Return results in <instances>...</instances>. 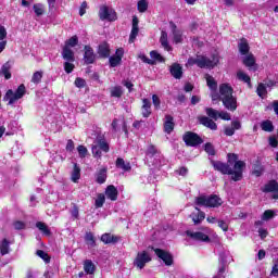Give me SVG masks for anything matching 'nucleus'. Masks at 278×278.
Listing matches in <instances>:
<instances>
[{
	"mask_svg": "<svg viewBox=\"0 0 278 278\" xmlns=\"http://www.w3.org/2000/svg\"><path fill=\"white\" fill-rule=\"evenodd\" d=\"M228 164L219 161H212V166L215 170H218L223 175H230L232 181H240L247 164L243 161H238L236 154H228Z\"/></svg>",
	"mask_w": 278,
	"mask_h": 278,
	"instance_id": "1",
	"label": "nucleus"
},
{
	"mask_svg": "<svg viewBox=\"0 0 278 278\" xmlns=\"http://www.w3.org/2000/svg\"><path fill=\"white\" fill-rule=\"evenodd\" d=\"M219 99L229 112L238 110V98L233 96V88L229 84H222L219 86Z\"/></svg>",
	"mask_w": 278,
	"mask_h": 278,
	"instance_id": "2",
	"label": "nucleus"
},
{
	"mask_svg": "<svg viewBox=\"0 0 278 278\" xmlns=\"http://www.w3.org/2000/svg\"><path fill=\"white\" fill-rule=\"evenodd\" d=\"M199 66V68H214L218 64V55L214 54L211 59L207 56L190 58L186 66Z\"/></svg>",
	"mask_w": 278,
	"mask_h": 278,
	"instance_id": "3",
	"label": "nucleus"
},
{
	"mask_svg": "<svg viewBox=\"0 0 278 278\" xmlns=\"http://www.w3.org/2000/svg\"><path fill=\"white\" fill-rule=\"evenodd\" d=\"M195 205L200 207H219V205H223V200L218 195H200L195 198Z\"/></svg>",
	"mask_w": 278,
	"mask_h": 278,
	"instance_id": "4",
	"label": "nucleus"
},
{
	"mask_svg": "<svg viewBox=\"0 0 278 278\" xmlns=\"http://www.w3.org/2000/svg\"><path fill=\"white\" fill-rule=\"evenodd\" d=\"M25 92H27L25 85H20L15 91L9 89L3 97V101H8V105H14L16 101L25 97Z\"/></svg>",
	"mask_w": 278,
	"mask_h": 278,
	"instance_id": "5",
	"label": "nucleus"
},
{
	"mask_svg": "<svg viewBox=\"0 0 278 278\" xmlns=\"http://www.w3.org/2000/svg\"><path fill=\"white\" fill-rule=\"evenodd\" d=\"M149 262H151V254H149L147 251H141L137 253L134 261V266L139 268V270H142V268H144Z\"/></svg>",
	"mask_w": 278,
	"mask_h": 278,
	"instance_id": "6",
	"label": "nucleus"
},
{
	"mask_svg": "<svg viewBox=\"0 0 278 278\" xmlns=\"http://www.w3.org/2000/svg\"><path fill=\"white\" fill-rule=\"evenodd\" d=\"M99 16L101 21H116V11L108 5H102L99 10Z\"/></svg>",
	"mask_w": 278,
	"mask_h": 278,
	"instance_id": "7",
	"label": "nucleus"
},
{
	"mask_svg": "<svg viewBox=\"0 0 278 278\" xmlns=\"http://www.w3.org/2000/svg\"><path fill=\"white\" fill-rule=\"evenodd\" d=\"M184 142L187 147H199V144L203 143V139L199 135L188 131L184 135Z\"/></svg>",
	"mask_w": 278,
	"mask_h": 278,
	"instance_id": "8",
	"label": "nucleus"
},
{
	"mask_svg": "<svg viewBox=\"0 0 278 278\" xmlns=\"http://www.w3.org/2000/svg\"><path fill=\"white\" fill-rule=\"evenodd\" d=\"M220 266L218 268L217 275L214 278H225V270H227V264L231 262L229 254L223 253L219 256Z\"/></svg>",
	"mask_w": 278,
	"mask_h": 278,
	"instance_id": "9",
	"label": "nucleus"
},
{
	"mask_svg": "<svg viewBox=\"0 0 278 278\" xmlns=\"http://www.w3.org/2000/svg\"><path fill=\"white\" fill-rule=\"evenodd\" d=\"M154 253L164 262L166 266H173V255H170V253L162 249H154Z\"/></svg>",
	"mask_w": 278,
	"mask_h": 278,
	"instance_id": "10",
	"label": "nucleus"
},
{
	"mask_svg": "<svg viewBox=\"0 0 278 278\" xmlns=\"http://www.w3.org/2000/svg\"><path fill=\"white\" fill-rule=\"evenodd\" d=\"M188 238L194 240L195 242H210V237L201 231H187Z\"/></svg>",
	"mask_w": 278,
	"mask_h": 278,
	"instance_id": "11",
	"label": "nucleus"
},
{
	"mask_svg": "<svg viewBox=\"0 0 278 278\" xmlns=\"http://www.w3.org/2000/svg\"><path fill=\"white\" fill-rule=\"evenodd\" d=\"M242 63L249 71H257V63H255V55H253V53L245 54L242 58Z\"/></svg>",
	"mask_w": 278,
	"mask_h": 278,
	"instance_id": "12",
	"label": "nucleus"
},
{
	"mask_svg": "<svg viewBox=\"0 0 278 278\" xmlns=\"http://www.w3.org/2000/svg\"><path fill=\"white\" fill-rule=\"evenodd\" d=\"M125 55V50L123 48H118L115 52V55L109 59V62L112 68L116 67L117 64L123 62V56Z\"/></svg>",
	"mask_w": 278,
	"mask_h": 278,
	"instance_id": "13",
	"label": "nucleus"
},
{
	"mask_svg": "<svg viewBox=\"0 0 278 278\" xmlns=\"http://www.w3.org/2000/svg\"><path fill=\"white\" fill-rule=\"evenodd\" d=\"M199 122L204 127L212 129V131H216L218 129V125H216V122L212 121V118L207 116H200Z\"/></svg>",
	"mask_w": 278,
	"mask_h": 278,
	"instance_id": "14",
	"label": "nucleus"
},
{
	"mask_svg": "<svg viewBox=\"0 0 278 278\" xmlns=\"http://www.w3.org/2000/svg\"><path fill=\"white\" fill-rule=\"evenodd\" d=\"M169 73L175 79H179L184 75V67L179 63H174L169 66Z\"/></svg>",
	"mask_w": 278,
	"mask_h": 278,
	"instance_id": "15",
	"label": "nucleus"
},
{
	"mask_svg": "<svg viewBox=\"0 0 278 278\" xmlns=\"http://www.w3.org/2000/svg\"><path fill=\"white\" fill-rule=\"evenodd\" d=\"M105 197L110 201H117V199H118V189H116V187H114V185L108 186L106 189H105Z\"/></svg>",
	"mask_w": 278,
	"mask_h": 278,
	"instance_id": "16",
	"label": "nucleus"
},
{
	"mask_svg": "<svg viewBox=\"0 0 278 278\" xmlns=\"http://www.w3.org/2000/svg\"><path fill=\"white\" fill-rule=\"evenodd\" d=\"M175 129V118L172 115H165L164 131L165 134H173Z\"/></svg>",
	"mask_w": 278,
	"mask_h": 278,
	"instance_id": "17",
	"label": "nucleus"
},
{
	"mask_svg": "<svg viewBox=\"0 0 278 278\" xmlns=\"http://www.w3.org/2000/svg\"><path fill=\"white\" fill-rule=\"evenodd\" d=\"M84 60L86 64H93L96 60L94 50L90 46H85Z\"/></svg>",
	"mask_w": 278,
	"mask_h": 278,
	"instance_id": "18",
	"label": "nucleus"
},
{
	"mask_svg": "<svg viewBox=\"0 0 278 278\" xmlns=\"http://www.w3.org/2000/svg\"><path fill=\"white\" fill-rule=\"evenodd\" d=\"M238 49L241 55H249V51H251L249 41L245 38L240 39L238 42Z\"/></svg>",
	"mask_w": 278,
	"mask_h": 278,
	"instance_id": "19",
	"label": "nucleus"
},
{
	"mask_svg": "<svg viewBox=\"0 0 278 278\" xmlns=\"http://www.w3.org/2000/svg\"><path fill=\"white\" fill-rule=\"evenodd\" d=\"M62 58L66 62H75V52L68 46H64L62 50Z\"/></svg>",
	"mask_w": 278,
	"mask_h": 278,
	"instance_id": "20",
	"label": "nucleus"
},
{
	"mask_svg": "<svg viewBox=\"0 0 278 278\" xmlns=\"http://www.w3.org/2000/svg\"><path fill=\"white\" fill-rule=\"evenodd\" d=\"M141 114L144 118H149L151 116V101L147 98L142 100Z\"/></svg>",
	"mask_w": 278,
	"mask_h": 278,
	"instance_id": "21",
	"label": "nucleus"
},
{
	"mask_svg": "<svg viewBox=\"0 0 278 278\" xmlns=\"http://www.w3.org/2000/svg\"><path fill=\"white\" fill-rule=\"evenodd\" d=\"M197 212L191 213L190 218L193 220L194 225H199L202 220H205V213L201 212L199 207H195Z\"/></svg>",
	"mask_w": 278,
	"mask_h": 278,
	"instance_id": "22",
	"label": "nucleus"
},
{
	"mask_svg": "<svg viewBox=\"0 0 278 278\" xmlns=\"http://www.w3.org/2000/svg\"><path fill=\"white\" fill-rule=\"evenodd\" d=\"M160 42L165 51H173V47L168 43V34L165 30L161 31Z\"/></svg>",
	"mask_w": 278,
	"mask_h": 278,
	"instance_id": "23",
	"label": "nucleus"
},
{
	"mask_svg": "<svg viewBox=\"0 0 278 278\" xmlns=\"http://www.w3.org/2000/svg\"><path fill=\"white\" fill-rule=\"evenodd\" d=\"M170 27L173 29L175 45H179V42H184V35L181 34V30H178L177 26L173 23H170Z\"/></svg>",
	"mask_w": 278,
	"mask_h": 278,
	"instance_id": "24",
	"label": "nucleus"
},
{
	"mask_svg": "<svg viewBox=\"0 0 278 278\" xmlns=\"http://www.w3.org/2000/svg\"><path fill=\"white\" fill-rule=\"evenodd\" d=\"M116 167L121 168L122 170L129 172L131 170V164L129 162H125L122 157L116 160Z\"/></svg>",
	"mask_w": 278,
	"mask_h": 278,
	"instance_id": "25",
	"label": "nucleus"
},
{
	"mask_svg": "<svg viewBox=\"0 0 278 278\" xmlns=\"http://www.w3.org/2000/svg\"><path fill=\"white\" fill-rule=\"evenodd\" d=\"M98 53L101 58H110V45L101 43L98 49Z\"/></svg>",
	"mask_w": 278,
	"mask_h": 278,
	"instance_id": "26",
	"label": "nucleus"
},
{
	"mask_svg": "<svg viewBox=\"0 0 278 278\" xmlns=\"http://www.w3.org/2000/svg\"><path fill=\"white\" fill-rule=\"evenodd\" d=\"M237 79H239V81L248 84L249 88H251V77L249 76V74L244 73L243 71H238Z\"/></svg>",
	"mask_w": 278,
	"mask_h": 278,
	"instance_id": "27",
	"label": "nucleus"
},
{
	"mask_svg": "<svg viewBox=\"0 0 278 278\" xmlns=\"http://www.w3.org/2000/svg\"><path fill=\"white\" fill-rule=\"evenodd\" d=\"M108 179V169L102 168L97 173L96 181L98 184H105V180Z\"/></svg>",
	"mask_w": 278,
	"mask_h": 278,
	"instance_id": "28",
	"label": "nucleus"
},
{
	"mask_svg": "<svg viewBox=\"0 0 278 278\" xmlns=\"http://www.w3.org/2000/svg\"><path fill=\"white\" fill-rule=\"evenodd\" d=\"M277 190H278V182L276 180H270L263 188V192H277Z\"/></svg>",
	"mask_w": 278,
	"mask_h": 278,
	"instance_id": "29",
	"label": "nucleus"
},
{
	"mask_svg": "<svg viewBox=\"0 0 278 278\" xmlns=\"http://www.w3.org/2000/svg\"><path fill=\"white\" fill-rule=\"evenodd\" d=\"M261 129L270 134L271 131H275V126L270 119H266L261 123Z\"/></svg>",
	"mask_w": 278,
	"mask_h": 278,
	"instance_id": "30",
	"label": "nucleus"
},
{
	"mask_svg": "<svg viewBox=\"0 0 278 278\" xmlns=\"http://www.w3.org/2000/svg\"><path fill=\"white\" fill-rule=\"evenodd\" d=\"M0 253L1 255H8V253H10V241H8V239L0 241Z\"/></svg>",
	"mask_w": 278,
	"mask_h": 278,
	"instance_id": "31",
	"label": "nucleus"
},
{
	"mask_svg": "<svg viewBox=\"0 0 278 278\" xmlns=\"http://www.w3.org/2000/svg\"><path fill=\"white\" fill-rule=\"evenodd\" d=\"M205 79L208 88L213 91H216L218 88V83H216V79H214L210 74L205 75Z\"/></svg>",
	"mask_w": 278,
	"mask_h": 278,
	"instance_id": "32",
	"label": "nucleus"
},
{
	"mask_svg": "<svg viewBox=\"0 0 278 278\" xmlns=\"http://www.w3.org/2000/svg\"><path fill=\"white\" fill-rule=\"evenodd\" d=\"M84 270L87 273V275H94V263H92L90 260L85 261Z\"/></svg>",
	"mask_w": 278,
	"mask_h": 278,
	"instance_id": "33",
	"label": "nucleus"
},
{
	"mask_svg": "<svg viewBox=\"0 0 278 278\" xmlns=\"http://www.w3.org/2000/svg\"><path fill=\"white\" fill-rule=\"evenodd\" d=\"M111 97H114L115 99H121L123 97V87L115 86L110 89Z\"/></svg>",
	"mask_w": 278,
	"mask_h": 278,
	"instance_id": "34",
	"label": "nucleus"
},
{
	"mask_svg": "<svg viewBox=\"0 0 278 278\" xmlns=\"http://www.w3.org/2000/svg\"><path fill=\"white\" fill-rule=\"evenodd\" d=\"M0 75L4 77V79H10L12 74L10 73V63H4L0 70Z\"/></svg>",
	"mask_w": 278,
	"mask_h": 278,
	"instance_id": "35",
	"label": "nucleus"
},
{
	"mask_svg": "<svg viewBox=\"0 0 278 278\" xmlns=\"http://www.w3.org/2000/svg\"><path fill=\"white\" fill-rule=\"evenodd\" d=\"M80 177H81V169L79 168V166H77V164H74V169L72 172V181H74V184H77Z\"/></svg>",
	"mask_w": 278,
	"mask_h": 278,
	"instance_id": "36",
	"label": "nucleus"
},
{
	"mask_svg": "<svg viewBox=\"0 0 278 278\" xmlns=\"http://www.w3.org/2000/svg\"><path fill=\"white\" fill-rule=\"evenodd\" d=\"M101 241L104 244H112L114 242H117V239H116V237L112 236L111 233H104L101 237Z\"/></svg>",
	"mask_w": 278,
	"mask_h": 278,
	"instance_id": "37",
	"label": "nucleus"
},
{
	"mask_svg": "<svg viewBox=\"0 0 278 278\" xmlns=\"http://www.w3.org/2000/svg\"><path fill=\"white\" fill-rule=\"evenodd\" d=\"M36 227L37 229H39V231H42L45 236H51V230L49 229V226H47V224L39 222L36 224Z\"/></svg>",
	"mask_w": 278,
	"mask_h": 278,
	"instance_id": "38",
	"label": "nucleus"
},
{
	"mask_svg": "<svg viewBox=\"0 0 278 278\" xmlns=\"http://www.w3.org/2000/svg\"><path fill=\"white\" fill-rule=\"evenodd\" d=\"M85 242L88 244V247H96L97 242L94 241V235L92 232H87L85 236Z\"/></svg>",
	"mask_w": 278,
	"mask_h": 278,
	"instance_id": "39",
	"label": "nucleus"
},
{
	"mask_svg": "<svg viewBox=\"0 0 278 278\" xmlns=\"http://www.w3.org/2000/svg\"><path fill=\"white\" fill-rule=\"evenodd\" d=\"M137 10L141 13L147 12V10H149V2H147V0H139L137 3Z\"/></svg>",
	"mask_w": 278,
	"mask_h": 278,
	"instance_id": "40",
	"label": "nucleus"
},
{
	"mask_svg": "<svg viewBox=\"0 0 278 278\" xmlns=\"http://www.w3.org/2000/svg\"><path fill=\"white\" fill-rule=\"evenodd\" d=\"M150 60H153L154 64H156V62H164V56L155 50L150 52Z\"/></svg>",
	"mask_w": 278,
	"mask_h": 278,
	"instance_id": "41",
	"label": "nucleus"
},
{
	"mask_svg": "<svg viewBox=\"0 0 278 278\" xmlns=\"http://www.w3.org/2000/svg\"><path fill=\"white\" fill-rule=\"evenodd\" d=\"M205 112L208 116V118H213V121H218V111L214 110L212 108H206Z\"/></svg>",
	"mask_w": 278,
	"mask_h": 278,
	"instance_id": "42",
	"label": "nucleus"
},
{
	"mask_svg": "<svg viewBox=\"0 0 278 278\" xmlns=\"http://www.w3.org/2000/svg\"><path fill=\"white\" fill-rule=\"evenodd\" d=\"M33 10L37 16H42L45 14V4H34Z\"/></svg>",
	"mask_w": 278,
	"mask_h": 278,
	"instance_id": "43",
	"label": "nucleus"
},
{
	"mask_svg": "<svg viewBox=\"0 0 278 278\" xmlns=\"http://www.w3.org/2000/svg\"><path fill=\"white\" fill-rule=\"evenodd\" d=\"M256 92H257L258 97H261L262 99H264V98L266 97L267 92H268V91L266 90V85L261 83V84L257 86Z\"/></svg>",
	"mask_w": 278,
	"mask_h": 278,
	"instance_id": "44",
	"label": "nucleus"
},
{
	"mask_svg": "<svg viewBox=\"0 0 278 278\" xmlns=\"http://www.w3.org/2000/svg\"><path fill=\"white\" fill-rule=\"evenodd\" d=\"M38 257H40L41 260H43V262H46V264H49L51 262V257H49V254L42 250H38L37 253Z\"/></svg>",
	"mask_w": 278,
	"mask_h": 278,
	"instance_id": "45",
	"label": "nucleus"
},
{
	"mask_svg": "<svg viewBox=\"0 0 278 278\" xmlns=\"http://www.w3.org/2000/svg\"><path fill=\"white\" fill-rule=\"evenodd\" d=\"M96 144L100 148V151H104V153L110 151V146L104 140H98Z\"/></svg>",
	"mask_w": 278,
	"mask_h": 278,
	"instance_id": "46",
	"label": "nucleus"
},
{
	"mask_svg": "<svg viewBox=\"0 0 278 278\" xmlns=\"http://www.w3.org/2000/svg\"><path fill=\"white\" fill-rule=\"evenodd\" d=\"M79 42V39L77 38V36H73L72 38H70L66 42H65V47L70 48L71 47H77V43Z\"/></svg>",
	"mask_w": 278,
	"mask_h": 278,
	"instance_id": "47",
	"label": "nucleus"
},
{
	"mask_svg": "<svg viewBox=\"0 0 278 278\" xmlns=\"http://www.w3.org/2000/svg\"><path fill=\"white\" fill-rule=\"evenodd\" d=\"M105 203V194L100 193L98 194L97 199H96V207H101L102 205H104Z\"/></svg>",
	"mask_w": 278,
	"mask_h": 278,
	"instance_id": "48",
	"label": "nucleus"
},
{
	"mask_svg": "<svg viewBox=\"0 0 278 278\" xmlns=\"http://www.w3.org/2000/svg\"><path fill=\"white\" fill-rule=\"evenodd\" d=\"M270 218H275V211L267 210L262 215V220H270Z\"/></svg>",
	"mask_w": 278,
	"mask_h": 278,
	"instance_id": "49",
	"label": "nucleus"
},
{
	"mask_svg": "<svg viewBox=\"0 0 278 278\" xmlns=\"http://www.w3.org/2000/svg\"><path fill=\"white\" fill-rule=\"evenodd\" d=\"M33 84H40L42 81V72H35L31 77Z\"/></svg>",
	"mask_w": 278,
	"mask_h": 278,
	"instance_id": "50",
	"label": "nucleus"
},
{
	"mask_svg": "<svg viewBox=\"0 0 278 278\" xmlns=\"http://www.w3.org/2000/svg\"><path fill=\"white\" fill-rule=\"evenodd\" d=\"M77 151H78L79 157H81V159H84V157H86V155H88V148H86L85 146H78Z\"/></svg>",
	"mask_w": 278,
	"mask_h": 278,
	"instance_id": "51",
	"label": "nucleus"
},
{
	"mask_svg": "<svg viewBox=\"0 0 278 278\" xmlns=\"http://www.w3.org/2000/svg\"><path fill=\"white\" fill-rule=\"evenodd\" d=\"M155 153H157V148H155V146H153V144L148 146L146 155H148L149 157H153V155H155Z\"/></svg>",
	"mask_w": 278,
	"mask_h": 278,
	"instance_id": "52",
	"label": "nucleus"
},
{
	"mask_svg": "<svg viewBox=\"0 0 278 278\" xmlns=\"http://www.w3.org/2000/svg\"><path fill=\"white\" fill-rule=\"evenodd\" d=\"M217 224H218V228L222 229L223 231H229V223L228 222L218 219Z\"/></svg>",
	"mask_w": 278,
	"mask_h": 278,
	"instance_id": "53",
	"label": "nucleus"
},
{
	"mask_svg": "<svg viewBox=\"0 0 278 278\" xmlns=\"http://www.w3.org/2000/svg\"><path fill=\"white\" fill-rule=\"evenodd\" d=\"M138 31H139V28L136 27V26H132L131 28V33H130V37H129V42H135L136 40V37L138 36Z\"/></svg>",
	"mask_w": 278,
	"mask_h": 278,
	"instance_id": "54",
	"label": "nucleus"
},
{
	"mask_svg": "<svg viewBox=\"0 0 278 278\" xmlns=\"http://www.w3.org/2000/svg\"><path fill=\"white\" fill-rule=\"evenodd\" d=\"M152 103L155 110H160V105H162V101L160 100V97H157V94L152 96Z\"/></svg>",
	"mask_w": 278,
	"mask_h": 278,
	"instance_id": "55",
	"label": "nucleus"
},
{
	"mask_svg": "<svg viewBox=\"0 0 278 278\" xmlns=\"http://www.w3.org/2000/svg\"><path fill=\"white\" fill-rule=\"evenodd\" d=\"M8 38V30L5 29V26L0 25V41L3 42Z\"/></svg>",
	"mask_w": 278,
	"mask_h": 278,
	"instance_id": "56",
	"label": "nucleus"
},
{
	"mask_svg": "<svg viewBox=\"0 0 278 278\" xmlns=\"http://www.w3.org/2000/svg\"><path fill=\"white\" fill-rule=\"evenodd\" d=\"M91 151H92L93 157H101V149L97 143L92 146Z\"/></svg>",
	"mask_w": 278,
	"mask_h": 278,
	"instance_id": "57",
	"label": "nucleus"
},
{
	"mask_svg": "<svg viewBox=\"0 0 278 278\" xmlns=\"http://www.w3.org/2000/svg\"><path fill=\"white\" fill-rule=\"evenodd\" d=\"M75 64L71 63V61H67L64 63V71L67 74H71L72 71H74Z\"/></svg>",
	"mask_w": 278,
	"mask_h": 278,
	"instance_id": "58",
	"label": "nucleus"
},
{
	"mask_svg": "<svg viewBox=\"0 0 278 278\" xmlns=\"http://www.w3.org/2000/svg\"><path fill=\"white\" fill-rule=\"evenodd\" d=\"M218 118L222 121H231V115L225 111L218 112Z\"/></svg>",
	"mask_w": 278,
	"mask_h": 278,
	"instance_id": "59",
	"label": "nucleus"
},
{
	"mask_svg": "<svg viewBox=\"0 0 278 278\" xmlns=\"http://www.w3.org/2000/svg\"><path fill=\"white\" fill-rule=\"evenodd\" d=\"M204 150L206 151V153L208 155H215V150H214V146H212V143H206L204 147Z\"/></svg>",
	"mask_w": 278,
	"mask_h": 278,
	"instance_id": "60",
	"label": "nucleus"
},
{
	"mask_svg": "<svg viewBox=\"0 0 278 278\" xmlns=\"http://www.w3.org/2000/svg\"><path fill=\"white\" fill-rule=\"evenodd\" d=\"M65 149L70 153H73V151H75V142L72 139L67 140Z\"/></svg>",
	"mask_w": 278,
	"mask_h": 278,
	"instance_id": "61",
	"label": "nucleus"
},
{
	"mask_svg": "<svg viewBox=\"0 0 278 278\" xmlns=\"http://www.w3.org/2000/svg\"><path fill=\"white\" fill-rule=\"evenodd\" d=\"M75 86L76 88H84L86 86V80L84 78H76L75 79Z\"/></svg>",
	"mask_w": 278,
	"mask_h": 278,
	"instance_id": "62",
	"label": "nucleus"
},
{
	"mask_svg": "<svg viewBox=\"0 0 278 278\" xmlns=\"http://www.w3.org/2000/svg\"><path fill=\"white\" fill-rule=\"evenodd\" d=\"M139 58L141 61L144 62V64H150L151 66H153V64H155V61L147 58V55H144V54H140Z\"/></svg>",
	"mask_w": 278,
	"mask_h": 278,
	"instance_id": "63",
	"label": "nucleus"
},
{
	"mask_svg": "<svg viewBox=\"0 0 278 278\" xmlns=\"http://www.w3.org/2000/svg\"><path fill=\"white\" fill-rule=\"evenodd\" d=\"M176 175H180L181 177H186L188 175V169L186 167H180L176 170Z\"/></svg>",
	"mask_w": 278,
	"mask_h": 278,
	"instance_id": "64",
	"label": "nucleus"
}]
</instances>
